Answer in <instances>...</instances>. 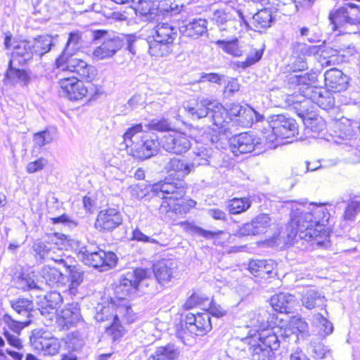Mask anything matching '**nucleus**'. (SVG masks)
I'll return each mask as SVG.
<instances>
[{
	"label": "nucleus",
	"instance_id": "nucleus-7",
	"mask_svg": "<svg viewBox=\"0 0 360 360\" xmlns=\"http://www.w3.org/2000/svg\"><path fill=\"white\" fill-rule=\"evenodd\" d=\"M328 18L333 30L342 29L345 31L352 28L350 32L355 33L357 26L360 25V9L355 4L347 3L331 11Z\"/></svg>",
	"mask_w": 360,
	"mask_h": 360
},
{
	"label": "nucleus",
	"instance_id": "nucleus-55",
	"mask_svg": "<svg viewBox=\"0 0 360 360\" xmlns=\"http://www.w3.org/2000/svg\"><path fill=\"white\" fill-rule=\"evenodd\" d=\"M195 161L200 165H209L213 158L214 150L210 147H199L195 152Z\"/></svg>",
	"mask_w": 360,
	"mask_h": 360
},
{
	"label": "nucleus",
	"instance_id": "nucleus-15",
	"mask_svg": "<svg viewBox=\"0 0 360 360\" xmlns=\"http://www.w3.org/2000/svg\"><path fill=\"white\" fill-rule=\"evenodd\" d=\"M148 271L144 269H136L122 275L120 284L116 288V292L121 296L133 294L138 288L139 283L147 278Z\"/></svg>",
	"mask_w": 360,
	"mask_h": 360
},
{
	"label": "nucleus",
	"instance_id": "nucleus-5",
	"mask_svg": "<svg viewBox=\"0 0 360 360\" xmlns=\"http://www.w3.org/2000/svg\"><path fill=\"white\" fill-rule=\"evenodd\" d=\"M179 27L169 22L158 23L152 36L148 38V51L151 56L163 57L172 51L174 41L179 35Z\"/></svg>",
	"mask_w": 360,
	"mask_h": 360
},
{
	"label": "nucleus",
	"instance_id": "nucleus-20",
	"mask_svg": "<svg viewBox=\"0 0 360 360\" xmlns=\"http://www.w3.org/2000/svg\"><path fill=\"white\" fill-rule=\"evenodd\" d=\"M237 13L240 20V23L241 24L243 22L248 30L261 32L262 29L270 27L274 22L272 13L267 8L257 11L252 15L250 22L245 19L241 11H238Z\"/></svg>",
	"mask_w": 360,
	"mask_h": 360
},
{
	"label": "nucleus",
	"instance_id": "nucleus-52",
	"mask_svg": "<svg viewBox=\"0 0 360 360\" xmlns=\"http://www.w3.org/2000/svg\"><path fill=\"white\" fill-rule=\"evenodd\" d=\"M181 7L172 0H163L158 3L157 9L162 15L173 16L180 13Z\"/></svg>",
	"mask_w": 360,
	"mask_h": 360
},
{
	"label": "nucleus",
	"instance_id": "nucleus-12",
	"mask_svg": "<svg viewBox=\"0 0 360 360\" xmlns=\"http://www.w3.org/2000/svg\"><path fill=\"white\" fill-rule=\"evenodd\" d=\"M150 192L153 195L165 200L164 202H172L179 200L185 195V184L182 180L169 181L166 179L164 181L153 184Z\"/></svg>",
	"mask_w": 360,
	"mask_h": 360
},
{
	"label": "nucleus",
	"instance_id": "nucleus-24",
	"mask_svg": "<svg viewBox=\"0 0 360 360\" xmlns=\"http://www.w3.org/2000/svg\"><path fill=\"white\" fill-rule=\"evenodd\" d=\"M62 70L76 74L81 79L87 82L93 81L96 76V70L85 61L77 58H71L63 63Z\"/></svg>",
	"mask_w": 360,
	"mask_h": 360
},
{
	"label": "nucleus",
	"instance_id": "nucleus-38",
	"mask_svg": "<svg viewBox=\"0 0 360 360\" xmlns=\"http://www.w3.org/2000/svg\"><path fill=\"white\" fill-rule=\"evenodd\" d=\"M10 304L15 316L23 319H29L33 316L34 303L32 300L25 297H18L10 301Z\"/></svg>",
	"mask_w": 360,
	"mask_h": 360
},
{
	"label": "nucleus",
	"instance_id": "nucleus-23",
	"mask_svg": "<svg viewBox=\"0 0 360 360\" xmlns=\"http://www.w3.org/2000/svg\"><path fill=\"white\" fill-rule=\"evenodd\" d=\"M59 84L64 96L71 101L82 99L87 93L86 87L75 76L60 79Z\"/></svg>",
	"mask_w": 360,
	"mask_h": 360
},
{
	"label": "nucleus",
	"instance_id": "nucleus-13",
	"mask_svg": "<svg viewBox=\"0 0 360 360\" xmlns=\"http://www.w3.org/2000/svg\"><path fill=\"white\" fill-rule=\"evenodd\" d=\"M30 341L34 350L45 356L56 355L61 346L59 340L47 331H33Z\"/></svg>",
	"mask_w": 360,
	"mask_h": 360
},
{
	"label": "nucleus",
	"instance_id": "nucleus-27",
	"mask_svg": "<svg viewBox=\"0 0 360 360\" xmlns=\"http://www.w3.org/2000/svg\"><path fill=\"white\" fill-rule=\"evenodd\" d=\"M271 224L269 214H260L254 218L251 222L244 224L238 231L240 236L261 234L266 231Z\"/></svg>",
	"mask_w": 360,
	"mask_h": 360
},
{
	"label": "nucleus",
	"instance_id": "nucleus-3",
	"mask_svg": "<svg viewBox=\"0 0 360 360\" xmlns=\"http://www.w3.org/2000/svg\"><path fill=\"white\" fill-rule=\"evenodd\" d=\"M51 44L52 39L49 36H39L30 40L12 41L11 33H5V48H13L9 61L17 64L27 65L32 60L34 56H42L49 51Z\"/></svg>",
	"mask_w": 360,
	"mask_h": 360
},
{
	"label": "nucleus",
	"instance_id": "nucleus-54",
	"mask_svg": "<svg viewBox=\"0 0 360 360\" xmlns=\"http://www.w3.org/2000/svg\"><path fill=\"white\" fill-rule=\"evenodd\" d=\"M143 127L141 124H135L129 127L124 134V140L126 143L127 147H133L139 141V136L138 134L142 131Z\"/></svg>",
	"mask_w": 360,
	"mask_h": 360
},
{
	"label": "nucleus",
	"instance_id": "nucleus-50",
	"mask_svg": "<svg viewBox=\"0 0 360 360\" xmlns=\"http://www.w3.org/2000/svg\"><path fill=\"white\" fill-rule=\"evenodd\" d=\"M16 288L23 290H40L41 288L34 281L33 274H21L15 281Z\"/></svg>",
	"mask_w": 360,
	"mask_h": 360
},
{
	"label": "nucleus",
	"instance_id": "nucleus-16",
	"mask_svg": "<svg viewBox=\"0 0 360 360\" xmlns=\"http://www.w3.org/2000/svg\"><path fill=\"white\" fill-rule=\"evenodd\" d=\"M259 340L260 333L257 337L250 333L243 338L233 337L228 342V349L240 356H251Z\"/></svg>",
	"mask_w": 360,
	"mask_h": 360
},
{
	"label": "nucleus",
	"instance_id": "nucleus-30",
	"mask_svg": "<svg viewBox=\"0 0 360 360\" xmlns=\"http://www.w3.org/2000/svg\"><path fill=\"white\" fill-rule=\"evenodd\" d=\"M81 319L80 309L77 304H69L63 309L58 314L57 323L63 330H68L76 326Z\"/></svg>",
	"mask_w": 360,
	"mask_h": 360
},
{
	"label": "nucleus",
	"instance_id": "nucleus-36",
	"mask_svg": "<svg viewBox=\"0 0 360 360\" xmlns=\"http://www.w3.org/2000/svg\"><path fill=\"white\" fill-rule=\"evenodd\" d=\"M286 102L289 106H292L295 113L302 119L307 117L313 114L312 110H310L311 99L302 96H288Z\"/></svg>",
	"mask_w": 360,
	"mask_h": 360
},
{
	"label": "nucleus",
	"instance_id": "nucleus-26",
	"mask_svg": "<svg viewBox=\"0 0 360 360\" xmlns=\"http://www.w3.org/2000/svg\"><path fill=\"white\" fill-rule=\"evenodd\" d=\"M63 298L60 292L51 291L45 295L38 302L40 314L51 320L55 316L58 308L60 306Z\"/></svg>",
	"mask_w": 360,
	"mask_h": 360
},
{
	"label": "nucleus",
	"instance_id": "nucleus-53",
	"mask_svg": "<svg viewBox=\"0 0 360 360\" xmlns=\"http://www.w3.org/2000/svg\"><path fill=\"white\" fill-rule=\"evenodd\" d=\"M54 131L45 129L34 134V145L35 147L41 148L51 143L54 139Z\"/></svg>",
	"mask_w": 360,
	"mask_h": 360
},
{
	"label": "nucleus",
	"instance_id": "nucleus-63",
	"mask_svg": "<svg viewBox=\"0 0 360 360\" xmlns=\"http://www.w3.org/2000/svg\"><path fill=\"white\" fill-rule=\"evenodd\" d=\"M223 84H225L224 96L226 98L233 96L240 89V84L236 79L231 78L227 81L224 79Z\"/></svg>",
	"mask_w": 360,
	"mask_h": 360
},
{
	"label": "nucleus",
	"instance_id": "nucleus-17",
	"mask_svg": "<svg viewBox=\"0 0 360 360\" xmlns=\"http://www.w3.org/2000/svg\"><path fill=\"white\" fill-rule=\"evenodd\" d=\"M26 66L8 61V68L4 74V83L9 86L20 85L27 86L32 81L31 71L23 68Z\"/></svg>",
	"mask_w": 360,
	"mask_h": 360
},
{
	"label": "nucleus",
	"instance_id": "nucleus-28",
	"mask_svg": "<svg viewBox=\"0 0 360 360\" xmlns=\"http://www.w3.org/2000/svg\"><path fill=\"white\" fill-rule=\"evenodd\" d=\"M177 264L174 259H162L153 265V272L158 282L167 283L175 276Z\"/></svg>",
	"mask_w": 360,
	"mask_h": 360
},
{
	"label": "nucleus",
	"instance_id": "nucleus-14",
	"mask_svg": "<svg viewBox=\"0 0 360 360\" xmlns=\"http://www.w3.org/2000/svg\"><path fill=\"white\" fill-rule=\"evenodd\" d=\"M161 146L169 153L182 155L191 148V143L185 133L173 130L163 136Z\"/></svg>",
	"mask_w": 360,
	"mask_h": 360
},
{
	"label": "nucleus",
	"instance_id": "nucleus-18",
	"mask_svg": "<svg viewBox=\"0 0 360 360\" xmlns=\"http://www.w3.org/2000/svg\"><path fill=\"white\" fill-rule=\"evenodd\" d=\"M67 236L64 234L55 233L48 236L46 240L38 239L35 240L32 246L34 256L37 262H41L47 258L53 256V248L55 245H59V240H66Z\"/></svg>",
	"mask_w": 360,
	"mask_h": 360
},
{
	"label": "nucleus",
	"instance_id": "nucleus-35",
	"mask_svg": "<svg viewBox=\"0 0 360 360\" xmlns=\"http://www.w3.org/2000/svg\"><path fill=\"white\" fill-rule=\"evenodd\" d=\"M296 302L295 297L290 293L281 292L271 298V305L274 311L288 314L292 311Z\"/></svg>",
	"mask_w": 360,
	"mask_h": 360
},
{
	"label": "nucleus",
	"instance_id": "nucleus-62",
	"mask_svg": "<svg viewBox=\"0 0 360 360\" xmlns=\"http://www.w3.org/2000/svg\"><path fill=\"white\" fill-rule=\"evenodd\" d=\"M254 113L252 108H245L239 118H236V122L243 127H249L253 123Z\"/></svg>",
	"mask_w": 360,
	"mask_h": 360
},
{
	"label": "nucleus",
	"instance_id": "nucleus-61",
	"mask_svg": "<svg viewBox=\"0 0 360 360\" xmlns=\"http://www.w3.org/2000/svg\"><path fill=\"white\" fill-rule=\"evenodd\" d=\"M149 128L158 131H173L172 124L166 119L153 120L149 124Z\"/></svg>",
	"mask_w": 360,
	"mask_h": 360
},
{
	"label": "nucleus",
	"instance_id": "nucleus-10",
	"mask_svg": "<svg viewBox=\"0 0 360 360\" xmlns=\"http://www.w3.org/2000/svg\"><path fill=\"white\" fill-rule=\"evenodd\" d=\"M113 304L114 322L110 326L106 324V333L110 335L113 342L117 341L124 334V329L120 325V318L128 319L132 311L129 301L125 296H118L110 299Z\"/></svg>",
	"mask_w": 360,
	"mask_h": 360
},
{
	"label": "nucleus",
	"instance_id": "nucleus-48",
	"mask_svg": "<svg viewBox=\"0 0 360 360\" xmlns=\"http://www.w3.org/2000/svg\"><path fill=\"white\" fill-rule=\"evenodd\" d=\"M182 226L185 231L187 233L192 234V235H196L198 236H202L205 238V239H212L214 238L216 236H219L222 233L221 231H207L203 229L202 228L196 226L195 224L191 223V222H184L182 223Z\"/></svg>",
	"mask_w": 360,
	"mask_h": 360
},
{
	"label": "nucleus",
	"instance_id": "nucleus-25",
	"mask_svg": "<svg viewBox=\"0 0 360 360\" xmlns=\"http://www.w3.org/2000/svg\"><path fill=\"white\" fill-rule=\"evenodd\" d=\"M160 144L156 136L146 134L134 146V155L142 160L150 158L158 153Z\"/></svg>",
	"mask_w": 360,
	"mask_h": 360
},
{
	"label": "nucleus",
	"instance_id": "nucleus-59",
	"mask_svg": "<svg viewBox=\"0 0 360 360\" xmlns=\"http://www.w3.org/2000/svg\"><path fill=\"white\" fill-rule=\"evenodd\" d=\"M360 212V200H352L348 202L345 212L344 219L345 220L353 221L357 213Z\"/></svg>",
	"mask_w": 360,
	"mask_h": 360
},
{
	"label": "nucleus",
	"instance_id": "nucleus-60",
	"mask_svg": "<svg viewBox=\"0 0 360 360\" xmlns=\"http://www.w3.org/2000/svg\"><path fill=\"white\" fill-rule=\"evenodd\" d=\"M83 345V340L73 335H68L65 339V347L69 352H77Z\"/></svg>",
	"mask_w": 360,
	"mask_h": 360
},
{
	"label": "nucleus",
	"instance_id": "nucleus-45",
	"mask_svg": "<svg viewBox=\"0 0 360 360\" xmlns=\"http://www.w3.org/2000/svg\"><path fill=\"white\" fill-rule=\"evenodd\" d=\"M113 304L110 301L107 304H98L95 309L94 319L97 322H108L110 326L114 322Z\"/></svg>",
	"mask_w": 360,
	"mask_h": 360
},
{
	"label": "nucleus",
	"instance_id": "nucleus-31",
	"mask_svg": "<svg viewBox=\"0 0 360 360\" xmlns=\"http://www.w3.org/2000/svg\"><path fill=\"white\" fill-rule=\"evenodd\" d=\"M82 43V33L79 31H74L69 33L68 39L62 54L56 59L57 68H63V63L71 59L79 49Z\"/></svg>",
	"mask_w": 360,
	"mask_h": 360
},
{
	"label": "nucleus",
	"instance_id": "nucleus-1",
	"mask_svg": "<svg viewBox=\"0 0 360 360\" xmlns=\"http://www.w3.org/2000/svg\"><path fill=\"white\" fill-rule=\"evenodd\" d=\"M290 216L285 229V244L293 245L299 240H304L312 241V245L320 248H327L330 245L329 233L324 228L329 213L324 206L295 204Z\"/></svg>",
	"mask_w": 360,
	"mask_h": 360
},
{
	"label": "nucleus",
	"instance_id": "nucleus-40",
	"mask_svg": "<svg viewBox=\"0 0 360 360\" xmlns=\"http://www.w3.org/2000/svg\"><path fill=\"white\" fill-rule=\"evenodd\" d=\"M301 301L302 305L309 309L323 307L326 303L324 295L312 288L308 289L304 292Z\"/></svg>",
	"mask_w": 360,
	"mask_h": 360
},
{
	"label": "nucleus",
	"instance_id": "nucleus-64",
	"mask_svg": "<svg viewBox=\"0 0 360 360\" xmlns=\"http://www.w3.org/2000/svg\"><path fill=\"white\" fill-rule=\"evenodd\" d=\"M263 56V50L262 49H258V50H254L251 53L248 54L244 62H242L241 67L243 68H246L248 67L251 66L252 65L256 63L257 62L259 61Z\"/></svg>",
	"mask_w": 360,
	"mask_h": 360
},
{
	"label": "nucleus",
	"instance_id": "nucleus-9",
	"mask_svg": "<svg viewBox=\"0 0 360 360\" xmlns=\"http://www.w3.org/2000/svg\"><path fill=\"white\" fill-rule=\"evenodd\" d=\"M92 34L94 41H102L101 44L93 51L94 58H110L124 47L125 39L123 34L109 33L103 30H94Z\"/></svg>",
	"mask_w": 360,
	"mask_h": 360
},
{
	"label": "nucleus",
	"instance_id": "nucleus-32",
	"mask_svg": "<svg viewBox=\"0 0 360 360\" xmlns=\"http://www.w3.org/2000/svg\"><path fill=\"white\" fill-rule=\"evenodd\" d=\"M207 22L204 18H193L184 22L179 27V32L183 35L193 39H198L207 33Z\"/></svg>",
	"mask_w": 360,
	"mask_h": 360
},
{
	"label": "nucleus",
	"instance_id": "nucleus-58",
	"mask_svg": "<svg viewBox=\"0 0 360 360\" xmlns=\"http://www.w3.org/2000/svg\"><path fill=\"white\" fill-rule=\"evenodd\" d=\"M303 122L306 127L309 128L313 131H320L323 130L325 124L323 123L321 117L315 114L304 118Z\"/></svg>",
	"mask_w": 360,
	"mask_h": 360
},
{
	"label": "nucleus",
	"instance_id": "nucleus-2",
	"mask_svg": "<svg viewBox=\"0 0 360 360\" xmlns=\"http://www.w3.org/2000/svg\"><path fill=\"white\" fill-rule=\"evenodd\" d=\"M246 108L239 103H231L226 108L216 101L203 98L184 103V109L193 120L207 117L219 129V134L226 137L233 133V122L243 114Z\"/></svg>",
	"mask_w": 360,
	"mask_h": 360
},
{
	"label": "nucleus",
	"instance_id": "nucleus-41",
	"mask_svg": "<svg viewBox=\"0 0 360 360\" xmlns=\"http://www.w3.org/2000/svg\"><path fill=\"white\" fill-rule=\"evenodd\" d=\"M179 354V350L175 345L167 344L157 347L148 360H177Z\"/></svg>",
	"mask_w": 360,
	"mask_h": 360
},
{
	"label": "nucleus",
	"instance_id": "nucleus-57",
	"mask_svg": "<svg viewBox=\"0 0 360 360\" xmlns=\"http://www.w3.org/2000/svg\"><path fill=\"white\" fill-rule=\"evenodd\" d=\"M211 19L220 30H224L228 28L229 25H231L233 22V21L229 18L228 14L223 10L214 11Z\"/></svg>",
	"mask_w": 360,
	"mask_h": 360
},
{
	"label": "nucleus",
	"instance_id": "nucleus-34",
	"mask_svg": "<svg viewBox=\"0 0 360 360\" xmlns=\"http://www.w3.org/2000/svg\"><path fill=\"white\" fill-rule=\"evenodd\" d=\"M66 276V285L68 290L71 295H75L77 292L78 287L84 281V271L79 265L67 264L65 266Z\"/></svg>",
	"mask_w": 360,
	"mask_h": 360
},
{
	"label": "nucleus",
	"instance_id": "nucleus-19",
	"mask_svg": "<svg viewBox=\"0 0 360 360\" xmlns=\"http://www.w3.org/2000/svg\"><path fill=\"white\" fill-rule=\"evenodd\" d=\"M123 218L121 212L115 208L101 210L96 217V228L100 231H112L122 224Z\"/></svg>",
	"mask_w": 360,
	"mask_h": 360
},
{
	"label": "nucleus",
	"instance_id": "nucleus-56",
	"mask_svg": "<svg viewBox=\"0 0 360 360\" xmlns=\"http://www.w3.org/2000/svg\"><path fill=\"white\" fill-rule=\"evenodd\" d=\"M250 207V202L246 198H233L230 200L228 209L231 214H238L247 210Z\"/></svg>",
	"mask_w": 360,
	"mask_h": 360
},
{
	"label": "nucleus",
	"instance_id": "nucleus-11",
	"mask_svg": "<svg viewBox=\"0 0 360 360\" xmlns=\"http://www.w3.org/2000/svg\"><path fill=\"white\" fill-rule=\"evenodd\" d=\"M283 348V343L276 334L270 330L260 333L259 343L257 344L252 356V360H276L275 351Z\"/></svg>",
	"mask_w": 360,
	"mask_h": 360
},
{
	"label": "nucleus",
	"instance_id": "nucleus-33",
	"mask_svg": "<svg viewBox=\"0 0 360 360\" xmlns=\"http://www.w3.org/2000/svg\"><path fill=\"white\" fill-rule=\"evenodd\" d=\"M194 168V163H189L184 160L176 158H171L165 165V171L179 180H182L189 174Z\"/></svg>",
	"mask_w": 360,
	"mask_h": 360
},
{
	"label": "nucleus",
	"instance_id": "nucleus-37",
	"mask_svg": "<svg viewBox=\"0 0 360 360\" xmlns=\"http://www.w3.org/2000/svg\"><path fill=\"white\" fill-rule=\"evenodd\" d=\"M195 205V200L181 198L179 200L172 202H162L159 210L161 213H166L172 210L176 214L183 215L188 212Z\"/></svg>",
	"mask_w": 360,
	"mask_h": 360
},
{
	"label": "nucleus",
	"instance_id": "nucleus-43",
	"mask_svg": "<svg viewBox=\"0 0 360 360\" xmlns=\"http://www.w3.org/2000/svg\"><path fill=\"white\" fill-rule=\"evenodd\" d=\"M290 82L298 86V91L303 96L301 91L304 87H316L313 86L317 81V75L315 72H306L304 74L294 75L290 76Z\"/></svg>",
	"mask_w": 360,
	"mask_h": 360
},
{
	"label": "nucleus",
	"instance_id": "nucleus-21",
	"mask_svg": "<svg viewBox=\"0 0 360 360\" xmlns=\"http://www.w3.org/2000/svg\"><path fill=\"white\" fill-rule=\"evenodd\" d=\"M303 96L311 99L319 108L329 110L335 105V98L329 91L320 87H304L301 89Z\"/></svg>",
	"mask_w": 360,
	"mask_h": 360
},
{
	"label": "nucleus",
	"instance_id": "nucleus-4",
	"mask_svg": "<svg viewBox=\"0 0 360 360\" xmlns=\"http://www.w3.org/2000/svg\"><path fill=\"white\" fill-rule=\"evenodd\" d=\"M259 314L263 317L260 321L261 323L265 321L264 318L266 316L267 323L269 326H272L270 330L281 340L283 349H288L291 342H297L300 339L304 340L309 336L308 323L301 317H292L290 326L283 328L278 326V317L274 314L271 315L266 310L261 309Z\"/></svg>",
	"mask_w": 360,
	"mask_h": 360
},
{
	"label": "nucleus",
	"instance_id": "nucleus-44",
	"mask_svg": "<svg viewBox=\"0 0 360 360\" xmlns=\"http://www.w3.org/2000/svg\"><path fill=\"white\" fill-rule=\"evenodd\" d=\"M3 321L8 326V328L17 335H20L21 330L24 328L28 326L32 322L31 319H23L20 317L16 316L15 315L11 316L8 314H5L4 315Z\"/></svg>",
	"mask_w": 360,
	"mask_h": 360
},
{
	"label": "nucleus",
	"instance_id": "nucleus-22",
	"mask_svg": "<svg viewBox=\"0 0 360 360\" xmlns=\"http://www.w3.org/2000/svg\"><path fill=\"white\" fill-rule=\"evenodd\" d=\"M231 152L235 156L252 152L259 143L252 134L240 133L229 138Z\"/></svg>",
	"mask_w": 360,
	"mask_h": 360
},
{
	"label": "nucleus",
	"instance_id": "nucleus-51",
	"mask_svg": "<svg viewBox=\"0 0 360 360\" xmlns=\"http://www.w3.org/2000/svg\"><path fill=\"white\" fill-rule=\"evenodd\" d=\"M216 44L226 53L233 56L239 57L243 54V51L239 47L238 39L237 38H234L231 40H218L216 41Z\"/></svg>",
	"mask_w": 360,
	"mask_h": 360
},
{
	"label": "nucleus",
	"instance_id": "nucleus-49",
	"mask_svg": "<svg viewBox=\"0 0 360 360\" xmlns=\"http://www.w3.org/2000/svg\"><path fill=\"white\" fill-rule=\"evenodd\" d=\"M307 351L314 359H332L330 349L319 342L311 341L308 346Z\"/></svg>",
	"mask_w": 360,
	"mask_h": 360
},
{
	"label": "nucleus",
	"instance_id": "nucleus-39",
	"mask_svg": "<svg viewBox=\"0 0 360 360\" xmlns=\"http://www.w3.org/2000/svg\"><path fill=\"white\" fill-rule=\"evenodd\" d=\"M40 274L46 285L51 287H63L66 285V276L55 267L44 266Z\"/></svg>",
	"mask_w": 360,
	"mask_h": 360
},
{
	"label": "nucleus",
	"instance_id": "nucleus-42",
	"mask_svg": "<svg viewBox=\"0 0 360 360\" xmlns=\"http://www.w3.org/2000/svg\"><path fill=\"white\" fill-rule=\"evenodd\" d=\"M274 264L271 261L265 259H255L250 262L248 269L255 276L264 278L269 275L274 269Z\"/></svg>",
	"mask_w": 360,
	"mask_h": 360
},
{
	"label": "nucleus",
	"instance_id": "nucleus-29",
	"mask_svg": "<svg viewBox=\"0 0 360 360\" xmlns=\"http://www.w3.org/2000/svg\"><path fill=\"white\" fill-rule=\"evenodd\" d=\"M324 77L326 85L334 92L345 91L349 86V77L337 68L328 70Z\"/></svg>",
	"mask_w": 360,
	"mask_h": 360
},
{
	"label": "nucleus",
	"instance_id": "nucleus-8",
	"mask_svg": "<svg viewBox=\"0 0 360 360\" xmlns=\"http://www.w3.org/2000/svg\"><path fill=\"white\" fill-rule=\"evenodd\" d=\"M269 122L271 130L264 136L269 143H274L278 138L292 139L298 135L297 123L288 115H272L269 117Z\"/></svg>",
	"mask_w": 360,
	"mask_h": 360
},
{
	"label": "nucleus",
	"instance_id": "nucleus-6",
	"mask_svg": "<svg viewBox=\"0 0 360 360\" xmlns=\"http://www.w3.org/2000/svg\"><path fill=\"white\" fill-rule=\"evenodd\" d=\"M78 259L85 265L105 271L114 267L117 262V255L111 252H105L93 245L79 243L76 249Z\"/></svg>",
	"mask_w": 360,
	"mask_h": 360
},
{
	"label": "nucleus",
	"instance_id": "nucleus-46",
	"mask_svg": "<svg viewBox=\"0 0 360 360\" xmlns=\"http://www.w3.org/2000/svg\"><path fill=\"white\" fill-rule=\"evenodd\" d=\"M311 323L317 328L319 335L321 337H326L333 331V323L320 313L313 315Z\"/></svg>",
	"mask_w": 360,
	"mask_h": 360
},
{
	"label": "nucleus",
	"instance_id": "nucleus-47",
	"mask_svg": "<svg viewBox=\"0 0 360 360\" xmlns=\"http://www.w3.org/2000/svg\"><path fill=\"white\" fill-rule=\"evenodd\" d=\"M195 326H190V333L201 335L212 328L210 314L202 313L197 314V321Z\"/></svg>",
	"mask_w": 360,
	"mask_h": 360
}]
</instances>
